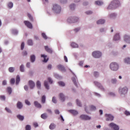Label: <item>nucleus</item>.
Instances as JSON below:
<instances>
[{
  "label": "nucleus",
  "instance_id": "ddd939ff",
  "mask_svg": "<svg viewBox=\"0 0 130 130\" xmlns=\"http://www.w3.org/2000/svg\"><path fill=\"white\" fill-rule=\"evenodd\" d=\"M28 85L30 86V89H33L35 87V83L32 80H29L28 82Z\"/></svg>",
  "mask_w": 130,
  "mask_h": 130
},
{
  "label": "nucleus",
  "instance_id": "de8ad7c7",
  "mask_svg": "<svg viewBox=\"0 0 130 130\" xmlns=\"http://www.w3.org/2000/svg\"><path fill=\"white\" fill-rule=\"evenodd\" d=\"M27 17L29 18L30 21H33V17H32V16H31L30 14H27Z\"/></svg>",
  "mask_w": 130,
  "mask_h": 130
},
{
  "label": "nucleus",
  "instance_id": "f03ea898",
  "mask_svg": "<svg viewBox=\"0 0 130 130\" xmlns=\"http://www.w3.org/2000/svg\"><path fill=\"white\" fill-rule=\"evenodd\" d=\"M53 11L55 12V13H56V14H58V13H60V11H61V8L60 6L55 4L53 6Z\"/></svg>",
  "mask_w": 130,
  "mask_h": 130
},
{
  "label": "nucleus",
  "instance_id": "6ab92c4d",
  "mask_svg": "<svg viewBox=\"0 0 130 130\" xmlns=\"http://www.w3.org/2000/svg\"><path fill=\"white\" fill-rule=\"evenodd\" d=\"M41 57L44 58V60H43L44 62H47V61H48V58L47 57V55L42 54Z\"/></svg>",
  "mask_w": 130,
  "mask_h": 130
},
{
  "label": "nucleus",
  "instance_id": "423d86ee",
  "mask_svg": "<svg viewBox=\"0 0 130 130\" xmlns=\"http://www.w3.org/2000/svg\"><path fill=\"white\" fill-rule=\"evenodd\" d=\"M106 117H107L106 118V120L107 121H112V120H113L114 117H113V116L110 115V114H106Z\"/></svg>",
  "mask_w": 130,
  "mask_h": 130
},
{
  "label": "nucleus",
  "instance_id": "0eeeda50",
  "mask_svg": "<svg viewBox=\"0 0 130 130\" xmlns=\"http://www.w3.org/2000/svg\"><path fill=\"white\" fill-rule=\"evenodd\" d=\"M24 23L25 26H26L27 28H29V29H32L33 28V25H32V23H31V22L28 21H24Z\"/></svg>",
  "mask_w": 130,
  "mask_h": 130
},
{
  "label": "nucleus",
  "instance_id": "c756f323",
  "mask_svg": "<svg viewBox=\"0 0 130 130\" xmlns=\"http://www.w3.org/2000/svg\"><path fill=\"white\" fill-rule=\"evenodd\" d=\"M124 62H125V63H127L128 64H130V58H125Z\"/></svg>",
  "mask_w": 130,
  "mask_h": 130
},
{
  "label": "nucleus",
  "instance_id": "dca6fc26",
  "mask_svg": "<svg viewBox=\"0 0 130 130\" xmlns=\"http://www.w3.org/2000/svg\"><path fill=\"white\" fill-rule=\"evenodd\" d=\"M104 23H105V20L104 19H100L96 21L98 25H102V24H104Z\"/></svg>",
  "mask_w": 130,
  "mask_h": 130
},
{
  "label": "nucleus",
  "instance_id": "7c9ffc66",
  "mask_svg": "<svg viewBox=\"0 0 130 130\" xmlns=\"http://www.w3.org/2000/svg\"><path fill=\"white\" fill-rule=\"evenodd\" d=\"M90 110L91 111H94L95 110H96V107L93 105H91L90 106Z\"/></svg>",
  "mask_w": 130,
  "mask_h": 130
},
{
  "label": "nucleus",
  "instance_id": "f8f14e48",
  "mask_svg": "<svg viewBox=\"0 0 130 130\" xmlns=\"http://www.w3.org/2000/svg\"><path fill=\"white\" fill-rule=\"evenodd\" d=\"M57 68L59 70V71H61V72H66V68H64V67L61 64H59L57 66Z\"/></svg>",
  "mask_w": 130,
  "mask_h": 130
},
{
  "label": "nucleus",
  "instance_id": "393cba45",
  "mask_svg": "<svg viewBox=\"0 0 130 130\" xmlns=\"http://www.w3.org/2000/svg\"><path fill=\"white\" fill-rule=\"evenodd\" d=\"M47 114L46 113H44V114H42L41 115V118H42L43 119H46V118H47Z\"/></svg>",
  "mask_w": 130,
  "mask_h": 130
},
{
  "label": "nucleus",
  "instance_id": "e2e57ef3",
  "mask_svg": "<svg viewBox=\"0 0 130 130\" xmlns=\"http://www.w3.org/2000/svg\"><path fill=\"white\" fill-rule=\"evenodd\" d=\"M124 113L125 115H130V112L129 111H125Z\"/></svg>",
  "mask_w": 130,
  "mask_h": 130
},
{
  "label": "nucleus",
  "instance_id": "c03bdc74",
  "mask_svg": "<svg viewBox=\"0 0 130 130\" xmlns=\"http://www.w3.org/2000/svg\"><path fill=\"white\" fill-rule=\"evenodd\" d=\"M116 82H117V80H116V79H113L111 80V83L112 84H115L116 83Z\"/></svg>",
  "mask_w": 130,
  "mask_h": 130
},
{
  "label": "nucleus",
  "instance_id": "864d4df0",
  "mask_svg": "<svg viewBox=\"0 0 130 130\" xmlns=\"http://www.w3.org/2000/svg\"><path fill=\"white\" fill-rule=\"evenodd\" d=\"M52 101L53 103H56L57 101H56V99H55V97H53L52 99Z\"/></svg>",
  "mask_w": 130,
  "mask_h": 130
},
{
  "label": "nucleus",
  "instance_id": "13d9d810",
  "mask_svg": "<svg viewBox=\"0 0 130 130\" xmlns=\"http://www.w3.org/2000/svg\"><path fill=\"white\" fill-rule=\"evenodd\" d=\"M87 15H91L93 12L91 11H87L85 12Z\"/></svg>",
  "mask_w": 130,
  "mask_h": 130
},
{
  "label": "nucleus",
  "instance_id": "49530a36",
  "mask_svg": "<svg viewBox=\"0 0 130 130\" xmlns=\"http://www.w3.org/2000/svg\"><path fill=\"white\" fill-rule=\"evenodd\" d=\"M26 130H31V126L29 125H27L25 127Z\"/></svg>",
  "mask_w": 130,
  "mask_h": 130
},
{
  "label": "nucleus",
  "instance_id": "6e6d98bb",
  "mask_svg": "<svg viewBox=\"0 0 130 130\" xmlns=\"http://www.w3.org/2000/svg\"><path fill=\"white\" fill-rule=\"evenodd\" d=\"M27 54H28V53H27V51H24L23 52H22V55L23 56H25L26 55H27Z\"/></svg>",
  "mask_w": 130,
  "mask_h": 130
},
{
  "label": "nucleus",
  "instance_id": "f3484780",
  "mask_svg": "<svg viewBox=\"0 0 130 130\" xmlns=\"http://www.w3.org/2000/svg\"><path fill=\"white\" fill-rule=\"evenodd\" d=\"M17 107L18 109H21L23 108V104L21 102H18L17 104Z\"/></svg>",
  "mask_w": 130,
  "mask_h": 130
},
{
  "label": "nucleus",
  "instance_id": "4468645a",
  "mask_svg": "<svg viewBox=\"0 0 130 130\" xmlns=\"http://www.w3.org/2000/svg\"><path fill=\"white\" fill-rule=\"evenodd\" d=\"M124 40L126 43H130V37L127 35L124 36Z\"/></svg>",
  "mask_w": 130,
  "mask_h": 130
},
{
  "label": "nucleus",
  "instance_id": "a878e982",
  "mask_svg": "<svg viewBox=\"0 0 130 130\" xmlns=\"http://www.w3.org/2000/svg\"><path fill=\"white\" fill-rule=\"evenodd\" d=\"M44 84V86H45L46 89H47V90H49V85H48V82H47V81H45Z\"/></svg>",
  "mask_w": 130,
  "mask_h": 130
},
{
  "label": "nucleus",
  "instance_id": "473e14b6",
  "mask_svg": "<svg viewBox=\"0 0 130 130\" xmlns=\"http://www.w3.org/2000/svg\"><path fill=\"white\" fill-rule=\"evenodd\" d=\"M72 81H73L74 84L75 85V86H78V84L77 83V79H76L75 77L72 78Z\"/></svg>",
  "mask_w": 130,
  "mask_h": 130
},
{
  "label": "nucleus",
  "instance_id": "338daca9",
  "mask_svg": "<svg viewBox=\"0 0 130 130\" xmlns=\"http://www.w3.org/2000/svg\"><path fill=\"white\" fill-rule=\"evenodd\" d=\"M64 60L66 61V62H68V57H67V56H64Z\"/></svg>",
  "mask_w": 130,
  "mask_h": 130
},
{
  "label": "nucleus",
  "instance_id": "bb28decb",
  "mask_svg": "<svg viewBox=\"0 0 130 130\" xmlns=\"http://www.w3.org/2000/svg\"><path fill=\"white\" fill-rule=\"evenodd\" d=\"M35 59H36L35 55H32L30 56V61L31 62H34V61H35Z\"/></svg>",
  "mask_w": 130,
  "mask_h": 130
},
{
  "label": "nucleus",
  "instance_id": "79ce46f5",
  "mask_svg": "<svg viewBox=\"0 0 130 130\" xmlns=\"http://www.w3.org/2000/svg\"><path fill=\"white\" fill-rule=\"evenodd\" d=\"M12 34H14V35L18 34V31L16 29H12Z\"/></svg>",
  "mask_w": 130,
  "mask_h": 130
},
{
  "label": "nucleus",
  "instance_id": "a19ab883",
  "mask_svg": "<svg viewBox=\"0 0 130 130\" xmlns=\"http://www.w3.org/2000/svg\"><path fill=\"white\" fill-rule=\"evenodd\" d=\"M42 36L44 38V39H45V40L47 39V36H46L45 33H42Z\"/></svg>",
  "mask_w": 130,
  "mask_h": 130
},
{
  "label": "nucleus",
  "instance_id": "aec40b11",
  "mask_svg": "<svg viewBox=\"0 0 130 130\" xmlns=\"http://www.w3.org/2000/svg\"><path fill=\"white\" fill-rule=\"evenodd\" d=\"M34 105H35V106H36V107H37L38 108H41L42 107L41 104H39L38 102H37V101L35 102Z\"/></svg>",
  "mask_w": 130,
  "mask_h": 130
},
{
  "label": "nucleus",
  "instance_id": "20e7f679",
  "mask_svg": "<svg viewBox=\"0 0 130 130\" xmlns=\"http://www.w3.org/2000/svg\"><path fill=\"white\" fill-rule=\"evenodd\" d=\"M119 92L121 94H126L127 93V88L126 87L123 88H120L119 89Z\"/></svg>",
  "mask_w": 130,
  "mask_h": 130
},
{
  "label": "nucleus",
  "instance_id": "3c124183",
  "mask_svg": "<svg viewBox=\"0 0 130 130\" xmlns=\"http://www.w3.org/2000/svg\"><path fill=\"white\" fill-rule=\"evenodd\" d=\"M93 75H94V77H95L96 78H97V77H98V76H99V74L97 72H94L93 73Z\"/></svg>",
  "mask_w": 130,
  "mask_h": 130
},
{
  "label": "nucleus",
  "instance_id": "8fccbe9b",
  "mask_svg": "<svg viewBox=\"0 0 130 130\" xmlns=\"http://www.w3.org/2000/svg\"><path fill=\"white\" fill-rule=\"evenodd\" d=\"M75 4H72L71 5H70V8L71 10H74V9H75Z\"/></svg>",
  "mask_w": 130,
  "mask_h": 130
},
{
  "label": "nucleus",
  "instance_id": "4d7b16f0",
  "mask_svg": "<svg viewBox=\"0 0 130 130\" xmlns=\"http://www.w3.org/2000/svg\"><path fill=\"white\" fill-rule=\"evenodd\" d=\"M0 98L2 100H6V96H5L4 95H1L0 96Z\"/></svg>",
  "mask_w": 130,
  "mask_h": 130
},
{
  "label": "nucleus",
  "instance_id": "72a5a7b5",
  "mask_svg": "<svg viewBox=\"0 0 130 130\" xmlns=\"http://www.w3.org/2000/svg\"><path fill=\"white\" fill-rule=\"evenodd\" d=\"M58 84L59 85V86H61L62 87H63L64 86H66V84L62 81L58 82Z\"/></svg>",
  "mask_w": 130,
  "mask_h": 130
},
{
  "label": "nucleus",
  "instance_id": "37998d69",
  "mask_svg": "<svg viewBox=\"0 0 130 130\" xmlns=\"http://www.w3.org/2000/svg\"><path fill=\"white\" fill-rule=\"evenodd\" d=\"M48 81L50 84H52L53 83V81L50 77L48 78Z\"/></svg>",
  "mask_w": 130,
  "mask_h": 130
},
{
  "label": "nucleus",
  "instance_id": "a18cd8bd",
  "mask_svg": "<svg viewBox=\"0 0 130 130\" xmlns=\"http://www.w3.org/2000/svg\"><path fill=\"white\" fill-rule=\"evenodd\" d=\"M24 47H25V43L24 42H22L21 43V50H23V49H24Z\"/></svg>",
  "mask_w": 130,
  "mask_h": 130
},
{
  "label": "nucleus",
  "instance_id": "bf43d9fd",
  "mask_svg": "<svg viewBox=\"0 0 130 130\" xmlns=\"http://www.w3.org/2000/svg\"><path fill=\"white\" fill-rule=\"evenodd\" d=\"M5 110H6V111H7V112H9V113H11L12 112L11 111V110H10V109L8 108H6Z\"/></svg>",
  "mask_w": 130,
  "mask_h": 130
},
{
  "label": "nucleus",
  "instance_id": "b1692460",
  "mask_svg": "<svg viewBox=\"0 0 130 130\" xmlns=\"http://www.w3.org/2000/svg\"><path fill=\"white\" fill-rule=\"evenodd\" d=\"M20 76L17 75L16 79V84L18 85L19 83L20 82Z\"/></svg>",
  "mask_w": 130,
  "mask_h": 130
},
{
  "label": "nucleus",
  "instance_id": "f704fd0d",
  "mask_svg": "<svg viewBox=\"0 0 130 130\" xmlns=\"http://www.w3.org/2000/svg\"><path fill=\"white\" fill-rule=\"evenodd\" d=\"M71 46L73 48L78 47L79 45L78 44H76V43H72L71 44Z\"/></svg>",
  "mask_w": 130,
  "mask_h": 130
},
{
  "label": "nucleus",
  "instance_id": "774afa93",
  "mask_svg": "<svg viewBox=\"0 0 130 130\" xmlns=\"http://www.w3.org/2000/svg\"><path fill=\"white\" fill-rule=\"evenodd\" d=\"M34 126H35V127H37V126H38V123L35 122L34 123Z\"/></svg>",
  "mask_w": 130,
  "mask_h": 130
},
{
  "label": "nucleus",
  "instance_id": "680f3d73",
  "mask_svg": "<svg viewBox=\"0 0 130 130\" xmlns=\"http://www.w3.org/2000/svg\"><path fill=\"white\" fill-rule=\"evenodd\" d=\"M52 68V66L51 64H49L48 66H47V69L48 70H51Z\"/></svg>",
  "mask_w": 130,
  "mask_h": 130
},
{
  "label": "nucleus",
  "instance_id": "5701e85b",
  "mask_svg": "<svg viewBox=\"0 0 130 130\" xmlns=\"http://www.w3.org/2000/svg\"><path fill=\"white\" fill-rule=\"evenodd\" d=\"M69 112L73 114V115H77L78 114V111L74 110H69Z\"/></svg>",
  "mask_w": 130,
  "mask_h": 130
},
{
  "label": "nucleus",
  "instance_id": "c85d7f7f",
  "mask_svg": "<svg viewBox=\"0 0 130 130\" xmlns=\"http://www.w3.org/2000/svg\"><path fill=\"white\" fill-rule=\"evenodd\" d=\"M17 118H18V119H19V120H24V117L23 116H22L21 115H18L17 116Z\"/></svg>",
  "mask_w": 130,
  "mask_h": 130
},
{
  "label": "nucleus",
  "instance_id": "4c0bfd02",
  "mask_svg": "<svg viewBox=\"0 0 130 130\" xmlns=\"http://www.w3.org/2000/svg\"><path fill=\"white\" fill-rule=\"evenodd\" d=\"M27 44L28 45H33V41H32V40H28L27 41Z\"/></svg>",
  "mask_w": 130,
  "mask_h": 130
},
{
  "label": "nucleus",
  "instance_id": "cd10ccee",
  "mask_svg": "<svg viewBox=\"0 0 130 130\" xmlns=\"http://www.w3.org/2000/svg\"><path fill=\"white\" fill-rule=\"evenodd\" d=\"M50 129H54L55 128V124L54 123H51L49 126Z\"/></svg>",
  "mask_w": 130,
  "mask_h": 130
},
{
  "label": "nucleus",
  "instance_id": "39448f33",
  "mask_svg": "<svg viewBox=\"0 0 130 130\" xmlns=\"http://www.w3.org/2000/svg\"><path fill=\"white\" fill-rule=\"evenodd\" d=\"M109 126L114 130H119V127L114 123H110Z\"/></svg>",
  "mask_w": 130,
  "mask_h": 130
},
{
  "label": "nucleus",
  "instance_id": "58836bf2",
  "mask_svg": "<svg viewBox=\"0 0 130 130\" xmlns=\"http://www.w3.org/2000/svg\"><path fill=\"white\" fill-rule=\"evenodd\" d=\"M13 4L12 2H10L8 3V8H9L10 9H12V8H13Z\"/></svg>",
  "mask_w": 130,
  "mask_h": 130
},
{
  "label": "nucleus",
  "instance_id": "9b49d317",
  "mask_svg": "<svg viewBox=\"0 0 130 130\" xmlns=\"http://www.w3.org/2000/svg\"><path fill=\"white\" fill-rule=\"evenodd\" d=\"M59 98L60 100H61V101H62V102H63L64 101V100H66V96H64V95L62 93H60L59 94Z\"/></svg>",
  "mask_w": 130,
  "mask_h": 130
},
{
  "label": "nucleus",
  "instance_id": "e433bc0d",
  "mask_svg": "<svg viewBox=\"0 0 130 130\" xmlns=\"http://www.w3.org/2000/svg\"><path fill=\"white\" fill-rule=\"evenodd\" d=\"M20 72H25V70L24 69V65L22 64L20 67Z\"/></svg>",
  "mask_w": 130,
  "mask_h": 130
},
{
  "label": "nucleus",
  "instance_id": "a211bd4d",
  "mask_svg": "<svg viewBox=\"0 0 130 130\" xmlns=\"http://www.w3.org/2000/svg\"><path fill=\"white\" fill-rule=\"evenodd\" d=\"M120 39V37H119V34H116L114 37V40L115 41H117V40H119Z\"/></svg>",
  "mask_w": 130,
  "mask_h": 130
},
{
  "label": "nucleus",
  "instance_id": "09e8293b",
  "mask_svg": "<svg viewBox=\"0 0 130 130\" xmlns=\"http://www.w3.org/2000/svg\"><path fill=\"white\" fill-rule=\"evenodd\" d=\"M76 102H77V104L78 106H80V107H81V106H82V104H81V102H80V101H79V100H77Z\"/></svg>",
  "mask_w": 130,
  "mask_h": 130
},
{
  "label": "nucleus",
  "instance_id": "5fc2aeb1",
  "mask_svg": "<svg viewBox=\"0 0 130 130\" xmlns=\"http://www.w3.org/2000/svg\"><path fill=\"white\" fill-rule=\"evenodd\" d=\"M25 102V104L27 105H31V104L30 103V102H29V101H28V100H26Z\"/></svg>",
  "mask_w": 130,
  "mask_h": 130
},
{
  "label": "nucleus",
  "instance_id": "4be33fe9",
  "mask_svg": "<svg viewBox=\"0 0 130 130\" xmlns=\"http://www.w3.org/2000/svg\"><path fill=\"white\" fill-rule=\"evenodd\" d=\"M46 101V96L43 95L41 98V102L43 104H44Z\"/></svg>",
  "mask_w": 130,
  "mask_h": 130
},
{
  "label": "nucleus",
  "instance_id": "2eb2a0df",
  "mask_svg": "<svg viewBox=\"0 0 130 130\" xmlns=\"http://www.w3.org/2000/svg\"><path fill=\"white\" fill-rule=\"evenodd\" d=\"M45 49L46 51H47V52H48L49 53H52V49H51V48H50L48 46H45Z\"/></svg>",
  "mask_w": 130,
  "mask_h": 130
},
{
  "label": "nucleus",
  "instance_id": "ea45409f",
  "mask_svg": "<svg viewBox=\"0 0 130 130\" xmlns=\"http://www.w3.org/2000/svg\"><path fill=\"white\" fill-rule=\"evenodd\" d=\"M7 92H8L9 94H12V88H11V87H8V88H7Z\"/></svg>",
  "mask_w": 130,
  "mask_h": 130
},
{
  "label": "nucleus",
  "instance_id": "1a4fd4ad",
  "mask_svg": "<svg viewBox=\"0 0 130 130\" xmlns=\"http://www.w3.org/2000/svg\"><path fill=\"white\" fill-rule=\"evenodd\" d=\"M80 117L81 119H83L84 120H89L91 119V117H89L87 115H81Z\"/></svg>",
  "mask_w": 130,
  "mask_h": 130
},
{
  "label": "nucleus",
  "instance_id": "603ef678",
  "mask_svg": "<svg viewBox=\"0 0 130 130\" xmlns=\"http://www.w3.org/2000/svg\"><path fill=\"white\" fill-rule=\"evenodd\" d=\"M10 83L12 84H15V79L14 78L11 79V80H10Z\"/></svg>",
  "mask_w": 130,
  "mask_h": 130
},
{
  "label": "nucleus",
  "instance_id": "6e6552de",
  "mask_svg": "<svg viewBox=\"0 0 130 130\" xmlns=\"http://www.w3.org/2000/svg\"><path fill=\"white\" fill-rule=\"evenodd\" d=\"M78 20H79L78 17H75L73 18H68L67 21L69 23H76Z\"/></svg>",
  "mask_w": 130,
  "mask_h": 130
},
{
  "label": "nucleus",
  "instance_id": "69168bd1",
  "mask_svg": "<svg viewBox=\"0 0 130 130\" xmlns=\"http://www.w3.org/2000/svg\"><path fill=\"white\" fill-rule=\"evenodd\" d=\"M55 114H59V111H58V110H55Z\"/></svg>",
  "mask_w": 130,
  "mask_h": 130
},
{
  "label": "nucleus",
  "instance_id": "052dcab7",
  "mask_svg": "<svg viewBox=\"0 0 130 130\" xmlns=\"http://www.w3.org/2000/svg\"><path fill=\"white\" fill-rule=\"evenodd\" d=\"M115 16H116L115 13H112L110 15V18H113V17H115Z\"/></svg>",
  "mask_w": 130,
  "mask_h": 130
},
{
  "label": "nucleus",
  "instance_id": "2f4dec72",
  "mask_svg": "<svg viewBox=\"0 0 130 130\" xmlns=\"http://www.w3.org/2000/svg\"><path fill=\"white\" fill-rule=\"evenodd\" d=\"M95 4L98 6H102V5H103V2L101 1H95Z\"/></svg>",
  "mask_w": 130,
  "mask_h": 130
},
{
  "label": "nucleus",
  "instance_id": "0e129e2a",
  "mask_svg": "<svg viewBox=\"0 0 130 130\" xmlns=\"http://www.w3.org/2000/svg\"><path fill=\"white\" fill-rule=\"evenodd\" d=\"M114 3H115V4H116V5H119V1H118L117 0H115L114 1Z\"/></svg>",
  "mask_w": 130,
  "mask_h": 130
},
{
  "label": "nucleus",
  "instance_id": "412c9836",
  "mask_svg": "<svg viewBox=\"0 0 130 130\" xmlns=\"http://www.w3.org/2000/svg\"><path fill=\"white\" fill-rule=\"evenodd\" d=\"M36 86L38 89H41V82L39 80L37 81Z\"/></svg>",
  "mask_w": 130,
  "mask_h": 130
},
{
  "label": "nucleus",
  "instance_id": "f257e3e1",
  "mask_svg": "<svg viewBox=\"0 0 130 130\" xmlns=\"http://www.w3.org/2000/svg\"><path fill=\"white\" fill-rule=\"evenodd\" d=\"M110 69H111L112 71L116 72V71L118 70V64L114 62L111 63L110 64Z\"/></svg>",
  "mask_w": 130,
  "mask_h": 130
},
{
  "label": "nucleus",
  "instance_id": "c9c22d12",
  "mask_svg": "<svg viewBox=\"0 0 130 130\" xmlns=\"http://www.w3.org/2000/svg\"><path fill=\"white\" fill-rule=\"evenodd\" d=\"M15 71V68L13 67H10L9 69V71L10 73H14V71Z\"/></svg>",
  "mask_w": 130,
  "mask_h": 130
},
{
  "label": "nucleus",
  "instance_id": "7ed1b4c3",
  "mask_svg": "<svg viewBox=\"0 0 130 130\" xmlns=\"http://www.w3.org/2000/svg\"><path fill=\"white\" fill-rule=\"evenodd\" d=\"M102 55V53L100 51H95L92 53V56L95 58H99Z\"/></svg>",
  "mask_w": 130,
  "mask_h": 130
},
{
  "label": "nucleus",
  "instance_id": "9d476101",
  "mask_svg": "<svg viewBox=\"0 0 130 130\" xmlns=\"http://www.w3.org/2000/svg\"><path fill=\"white\" fill-rule=\"evenodd\" d=\"M94 84L95 85V86H97V87H98L102 91H104V88L103 87V86H102V85H101V84L100 83H99L97 81H94Z\"/></svg>",
  "mask_w": 130,
  "mask_h": 130
}]
</instances>
